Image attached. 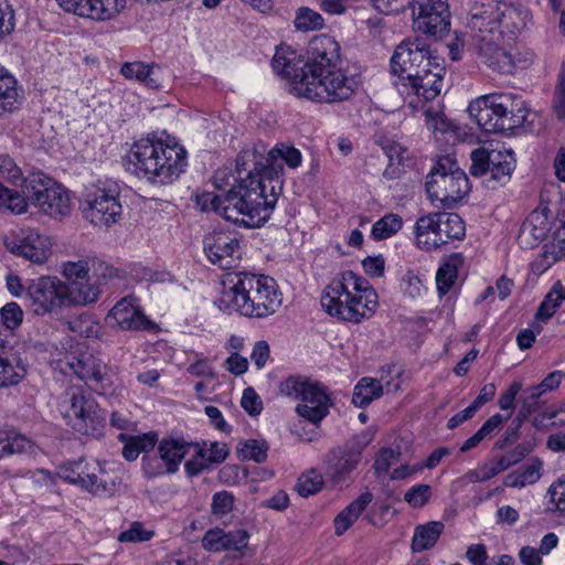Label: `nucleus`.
I'll use <instances>...</instances> for the list:
<instances>
[{
	"label": "nucleus",
	"mask_w": 565,
	"mask_h": 565,
	"mask_svg": "<svg viewBox=\"0 0 565 565\" xmlns=\"http://www.w3.org/2000/svg\"><path fill=\"white\" fill-rule=\"evenodd\" d=\"M127 171L152 184H169L184 172L186 150L154 134L136 140L124 157Z\"/></svg>",
	"instance_id": "1"
},
{
	"label": "nucleus",
	"mask_w": 565,
	"mask_h": 565,
	"mask_svg": "<svg viewBox=\"0 0 565 565\" xmlns=\"http://www.w3.org/2000/svg\"><path fill=\"white\" fill-rule=\"evenodd\" d=\"M281 300V292L271 277L238 271L227 276L216 305L226 313L265 318L276 312Z\"/></svg>",
	"instance_id": "2"
},
{
	"label": "nucleus",
	"mask_w": 565,
	"mask_h": 565,
	"mask_svg": "<svg viewBox=\"0 0 565 565\" xmlns=\"http://www.w3.org/2000/svg\"><path fill=\"white\" fill-rule=\"evenodd\" d=\"M284 161L290 169L298 168L302 162L301 152L291 145L278 143L269 151L265 146L257 145L243 149L237 156L238 174H244L258 184L255 192H262L259 201L275 198V204L281 192Z\"/></svg>",
	"instance_id": "3"
},
{
	"label": "nucleus",
	"mask_w": 565,
	"mask_h": 565,
	"mask_svg": "<svg viewBox=\"0 0 565 565\" xmlns=\"http://www.w3.org/2000/svg\"><path fill=\"white\" fill-rule=\"evenodd\" d=\"M255 186L258 184L241 174L238 183L225 190L223 196L204 193L199 196L198 204L202 211H214L235 224L259 227L270 217L275 209V198L259 201L262 192H255Z\"/></svg>",
	"instance_id": "4"
},
{
	"label": "nucleus",
	"mask_w": 565,
	"mask_h": 565,
	"mask_svg": "<svg viewBox=\"0 0 565 565\" xmlns=\"http://www.w3.org/2000/svg\"><path fill=\"white\" fill-rule=\"evenodd\" d=\"M377 303V294L369 281L351 270L341 273L321 296V306L329 316L353 323L370 319Z\"/></svg>",
	"instance_id": "5"
},
{
	"label": "nucleus",
	"mask_w": 565,
	"mask_h": 565,
	"mask_svg": "<svg viewBox=\"0 0 565 565\" xmlns=\"http://www.w3.org/2000/svg\"><path fill=\"white\" fill-rule=\"evenodd\" d=\"M29 204L53 218H62L71 213L67 190L41 171L25 177L23 194L11 191L0 182V211L22 214L26 212Z\"/></svg>",
	"instance_id": "6"
},
{
	"label": "nucleus",
	"mask_w": 565,
	"mask_h": 565,
	"mask_svg": "<svg viewBox=\"0 0 565 565\" xmlns=\"http://www.w3.org/2000/svg\"><path fill=\"white\" fill-rule=\"evenodd\" d=\"M307 61L300 58L294 51H277L273 57V70L294 84L303 81L308 75L321 74L342 66L340 44L328 34L315 35L307 49Z\"/></svg>",
	"instance_id": "7"
},
{
	"label": "nucleus",
	"mask_w": 565,
	"mask_h": 565,
	"mask_svg": "<svg viewBox=\"0 0 565 565\" xmlns=\"http://www.w3.org/2000/svg\"><path fill=\"white\" fill-rule=\"evenodd\" d=\"M359 78L348 75L342 66L317 75H308L303 81L290 84L289 92L319 103H341L349 100L359 88Z\"/></svg>",
	"instance_id": "8"
},
{
	"label": "nucleus",
	"mask_w": 565,
	"mask_h": 565,
	"mask_svg": "<svg viewBox=\"0 0 565 565\" xmlns=\"http://www.w3.org/2000/svg\"><path fill=\"white\" fill-rule=\"evenodd\" d=\"M282 395L299 401L295 411L307 422L319 425L333 405L328 388L301 376H289L279 385Z\"/></svg>",
	"instance_id": "9"
},
{
	"label": "nucleus",
	"mask_w": 565,
	"mask_h": 565,
	"mask_svg": "<svg viewBox=\"0 0 565 565\" xmlns=\"http://www.w3.org/2000/svg\"><path fill=\"white\" fill-rule=\"evenodd\" d=\"M426 192L431 201L445 205L458 202L469 192V180L451 157L440 158L426 178Z\"/></svg>",
	"instance_id": "10"
},
{
	"label": "nucleus",
	"mask_w": 565,
	"mask_h": 565,
	"mask_svg": "<svg viewBox=\"0 0 565 565\" xmlns=\"http://www.w3.org/2000/svg\"><path fill=\"white\" fill-rule=\"evenodd\" d=\"M61 370L72 373L99 395H113L116 385L109 366L88 351H70L60 360Z\"/></svg>",
	"instance_id": "11"
},
{
	"label": "nucleus",
	"mask_w": 565,
	"mask_h": 565,
	"mask_svg": "<svg viewBox=\"0 0 565 565\" xmlns=\"http://www.w3.org/2000/svg\"><path fill=\"white\" fill-rule=\"evenodd\" d=\"M415 236L420 249L433 250L451 239H461L465 236V224L456 213H429L416 221Z\"/></svg>",
	"instance_id": "12"
},
{
	"label": "nucleus",
	"mask_w": 565,
	"mask_h": 565,
	"mask_svg": "<svg viewBox=\"0 0 565 565\" xmlns=\"http://www.w3.org/2000/svg\"><path fill=\"white\" fill-rule=\"evenodd\" d=\"M83 216L95 226L109 227L122 214L119 190L116 184L88 190L81 202Z\"/></svg>",
	"instance_id": "13"
},
{
	"label": "nucleus",
	"mask_w": 565,
	"mask_h": 565,
	"mask_svg": "<svg viewBox=\"0 0 565 565\" xmlns=\"http://www.w3.org/2000/svg\"><path fill=\"white\" fill-rule=\"evenodd\" d=\"M369 443L370 439L366 437L355 436L345 444L330 449L322 460L324 476L335 484L349 482Z\"/></svg>",
	"instance_id": "14"
},
{
	"label": "nucleus",
	"mask_w": 565,
	"mask_h": 565,
	"mask_svg": "<svg viewBox=\"0 0 565 565\" xmlns=\"http://www.w3.org/2000/svg\"><path fill=\"white\" fill-rule=\"evenodd\" d=\"M437 58H440V56L434 55L424 40L419 38L406 39L396 46L391 57V71L403 83L416 72L419 73L431 65V62Z\"/></svg>",
	"instance_id": "15"
},
{
	"label": "nucleus",
	"mask_w": 565,
	"mask_h": 565,
	"mask_svg": "<svg viewBox=\"0 0 565 565\" xmlns=\"http://www.w3.org/2000/svg\"><path fill=\"white\" fill-rule=\"evenodd\" d=\"M26 300L38 316L56 313L67 307L63 280L41 276L26 281Z\"/></svg>",
	"instance_id": "16"
},
{
	"label": "nucleus",
	"mask_w": 565,
	"mask_h": 565,
	"mask_svg": "<svg viewBox=\"0 0 565 565\" xmlns=\"http://www.w3.org/2000/svg\"><path fill=\"white\" fill-rule=\"evenodd\" d=\"M193 445L181 439L163 438L151 455H143L142 468L147 477L154 478L178 471L181 461Z\"/></svg>",
	"instance_id": "17"
},
{
	"label": "nucleus",
	"mask_w": 565,
	"mask_h": 565,
	"mask_svg": "<svg viewBox=\"0 0 565 565\" xmlns=\"http://www.w3.org/2000/svg\"><path fill=\"white\" fill-rule=\"evenodd\" d=\"M0 322V387L14 385L20 382L24 376V369L20 365H13L4 355V348L7 345V330H14L23 321V310L17 302H8L1 309Z\"/></svg>",
	"instance_id": "18"
},
{
	"label": "nucleus",
	"mask_w": 565,
	"mask_h": 565,
	"mask_svg": "<svg viewBox=\"0 0 565 565\" xmlns=\"http://www.w3.org/2000/svg\"><path fill=\"white\" fill-rule=\"evenodd\" d=\"M70 408L66 416L75 430L83 435H95L102 427L99 408L95 399L85 394L82 388H72L67 392Z\"/></svg>",
	"instance_id": "19"
},
{
	"label": "nucleus",
	"mask_w": 565,
	"mask_h": 565,
	"mask_svg": "<svg viewBox=\"0 0 565 565\" xmlns=\"http://www.w3.org/2000/svg\"><path fill=\"white\" fill-rule=\"evenodd\" d=\"M418 13L414 15L415 28L435 38H443L450 30L448 0H418Z\"/></svg>",
	"instance_id": "20"
},
{
	"label": "nucleus",
	"mask_w": 565,
	"mask_h": 565,
	"mask_svg": "<svg viewBox=\"0 0 565 565\" xmlns=\"http://www.w3.org/2000/svg\"><path fill=\"white\" fill-rule=\"evenodd\" d=\"M445 74L444 58L440 57L422 72H416L411 78L403 82L402 86L407 95L413 94L425 102L434 100L441 93Z\"/></svg>",
	"instance_id": "21"
},
{
	"label": "nucleus",
	"mask_w": 565,
	"mask_h": 565,
	"mask_svg": "<svg viewBox=\"0 0 565 565\" xmlns=\"http://www.w3.org/2000/svg\"><path fill=\"white\" fill-rule=\"evenodd\" d=\"M204 253L209 260L221 269H230L239 259V243L228 232H213L204 238Z\"/></svg>",
	"instance_id": "22"
},
{
	"label": "nucleus",
	"mask_w": 565,
	"mask_h": 565,
	"mask_svg": "<svg viewBox=\"0 0 565 565\" xmlns=\"http://www.w3.org/2000/svg\"><path fill=\"white\" fill-rule=\"evenodd\" d=\"M66 12L96 21L115 18L126 7V0H56Z\"/></svg>",
	"instance_id": "23"
},
{
	"label": "nucleus",
	"mask_w": 565,
	"mask_h": 565,
	"mask_svg": "<svg viewBox=\"0 0 565 565\" xmlns=\"http://www.w3.org/2000/svg\"><path fill=\"white\" fill-rule=\"evenodd\" d=\"M498 132L512 131L515 128L523 127L533 122L534 115L526 107V103L511 94H500V107Z\"/></svg>",
	"instance_id": "24"
},
{
	"label": "nucleus",
	"mask_w": 565,
	"mask_h": 565,
	"mask_svg": "<svg viewBox=\"0 0 565 565\" xmlns=\"http://www.w3.org/2000/svg\"><path fill=\"white\" fill-rule=\"evenodd\" d=\"M106 322L121 330L148 329L150 321L136 305V298L128 296L120 299L108 312Z\"/></svg>",
	"instance_id": "25"
},
{
	"label": "nucleus",
	"mask_w": 565,
	"mask_h": 565,
	"mask_svg": "<svg viewBox=\"0 0 565 565\" xmlns=\"http://www.w3.org/2000/svg\"><path fill=\"white\" fill-rule=\"evenodd\" d=\"M501 39H494L482 34V40L477 43V54L479 60L494 72L500 74H511L514 70V60L512 55L500 46Z\"/></svg>",
	"instance_id": "26"
},
{
	"label": "nucleus",
	"mask_w": 565,
	"mask_h": 565,
	"mask_svg": "<svg viewBox=\"0 0 565 565\" xmlns=\"http://www.w3.org/2000/svg\"><path fill=\"white\" fill-rule=\"evenodd\" d=\"M529 15V10L521 4L500 2L498 26L492 36L513 40L526 26Z\"/></svg>",
	"instance_id": "27"
},
{
	"label": "nucleus",
	"mask_w": 565,
	"mask_h": 565,
	"mask_svg": "<svg viewBox=\"0 0 565 565\" xmlns=\"http://www.w3.org/2000/svg\"><path fill=\"white\" fill-rule=\"evenodd\" d=\"M51 239L38 232H30L21 239L13 242L9 249L19 257L34 264H44L51 255Z\"/></svg>",
	"instance_id": "28"
},
{
	"label": "nucleus",
	"mask_w": 565,
	"mask_h": 565,
	"mask_svg": "<svg viewBox=\"0 0 565 565\" xmlns=\"http://www.w3.org/2000/svg\"><path fill=\"white\" fill-rule=\"evenodd\" d=\"M248 537L244 530L225 532L223 529L213 527L203 535L202 547L212 553L241 551L247 546Z\"/></svg>",
	"instance_id": "29"
},
{
	"label": "nucleus",
	"mask_w": 565,
	"mask_h": 565,
	"mask_svg": "<svg viewBox=\"0 0 565 565\" xmlns=\"http://www.w3.org/2000/svg\"><path fill=\"white\" fill-rule=\"evenodd\" d=\"M550 230L551 224L545 211H533L520 226L518 244L521 248L531 249L546 237Z\"/></svg>",
	"instance_id": "30"
},
{
	"label": "nucleus",
	"mask_w": 565,
	"mask_h": 565,
	"mask_svg": "<svg viewBox=\"0 0 565 565\" xmlns=\"http://www.w3.org/2000/svg\"><path fill=\"white\" fill-rule=\"evenodd\" d=\"M500 94L482 96L468 106V111L484 132H498Z\"/></svg>",
	"instance_id": "31"
},
{
	"label": "nucleus",
	"mask_w": 565,
	"mask_h": 565,
	"mask_svg": "<svg viewBox=\"0 0 565 565\" xmlns=\"http://www.w3.org/2000/svg\"><path fill=\"white\" fill-rule=\"evenodd\" d=\"M499 9L500 2L494 0H487L481 4H475L471 9L469 24L476 31V42L482 40V34L493 35L494 29L498 26Z\"/></svg>",
	"instance_id": "32"
},
{
	"label": "nucleus",
	"mask_w": 565,
	"mask_h": 565,
	"mask_svg": "<svg viewBox=\"0 0 565 565\" xmlns=\"http://www.w3.org/2000/svg\"><path fill=\"white\" fill-rule=\"evenodd\" d=\"M493 163L486 174L484 184L488 189L495 190L505 185L515 168V159L511 150H500L498 154H493Z\"/></svg>",
	"instance_id": "33"
},
{
	"label": "nucleus",
	"mask_w": 565,
	"mask_h": 565,
	"mask_svg": "<svg viewBox=\"0 0 565 565\" xmlns=\"http://www.w3.org/2000/svg\"><path fill=\"white\" fill-rule=\"evenodd\" d=\"M64 291L67 307H84L95 303L102 294L99 284L95 282L92 276L72 286H64Z\"/></svg>",
	"instance_id": "34"
},
{
	"label": "nucleus",
	"mask_w": 565,
	"mask_h": 565,
	"mask_svg": "<svg viewBox=\"0 0 565 565\" xmlns=\"http://www.w3.org/2000/svg\"><path fill=\"white\" fill-rule=\"evenodd\" d=\"M373 501V494L364 491L360 497L345 507L333 521L334 532L342 535L361 515L365 508Z\"/></svg>",
	"instance_id": "35"
},
{
	"label": "nucleus",
	"mask_w": 565,
	"mask_h": 565,
	"mask_svg": "<svg viewBox=\"0 0 565 565\" xmlns=\"http://www.w3.org/2000/svg\"><path fill=\"white\" fill-rule=\"evenodd\" d=\"M543 462L539 458H532L527 463L504 478V486L510 488H523L534 484L542 477Z\"/></svg>",
	"instance_id": "36"
},
{
	"label": "nucleus",
	"mask_w": 565,
	"mask_h": 565,
	"mask_svg": "<svg viewBox=\"0 0 565 565\" xmlns=\"http://www.w3.org/2000/svg\"><path fill=\"white\" fill-rule=\"evenodd\" d=\"M542 270H546L556 262L565 259V221L559 220L552 241L543 246L542 252Z\"/></svg>",
	"instance_id": "37"
},
{
	"label": "nucleus",
	"mask_w": 565,
	"mask_h": 565,
	"mask_svg": "<svg viewBox=\"0 0 565 565\" xmlns=\"http://www.w3.org/2000/svg\"><path fill=\"white\" fill-rule=\"evenodd\" d=\"M444 529L445 525L440 521H430L425 524L417 525L412 540L413 551L423 552L434 547Z\"/></svg>",
	"instance_id": "38"
},
{
	"label": "nucleus",
	"mask_w": 565,
	"mask_h": 565,
	"mask_svg": "<svg viewBox=\"0 0 565 565\" xmlns=\"http://www.w3.org/2000/svg\"><path fill=\"white\" fill-rule=\"evenodd\" d=\"M160 67L142 62H128L121 66V74L128 79H137L150 88L161 86L159 78Z\"/></svg>",
	"instance_id": "39"
},
{
	"label": "nucleus",
	"mask_w": 565,
	"mask_h": 565,
	"mask_svg": "<svg viewBox=\"0 0 565 565\" xmlns=\"http://www.w3.org/2000/svg\"><path fill=\"white\" fill-rule=\"evenodd\" d=\"M20 100L17 79L4 67L0 66V115L17 109Z\"/></svg>",
	"instance_id": "40"
},
{
	"label": "nucleus",
	"mask_w": 565,
	"mask_h": 565,
	"mask_svg": "<svg viewBox=\"0 0 565 565\" xmlns=\"http://www.w3.org/2000/svg\"><path fill=\"white\" fill-rule=\"evenodd\" d=\"M33 451L34 443L26 436L15 431H0V458Z\"/></svg>",
	"instance_id": "41"
},
{
	"label": "nucleus",
	"mask_w": 565,
	"mask_h": 565,
	"mask_svg": "<svg viewBox=\"0 0 565 565\" xmlns=\"http://www.w3.org/2000/svg\"><path fill=\"white\" fill-rule=\"evenodd\" d=\"M106 477V471L98 463H94L90 476H86L87 479L83 483V490L95 497L113 495L116 491V484Z\"/></svg>",
	"instance_id": "42"
},
{
	"label": "nucleus",
	"mask_w": 565,
	"mask_h": 565,
	"mask_svg": "<svg viewBox=\"0 0 565 565\" xmlns=\"http://www.w3.org/2000/svg\"><path fill=\"white\" fill-rule=\"evenodd\" d=\"M511 416V413L508 416H502L501 414H494L489 417L483 425L470 437L468 438L460 447L461 452L469 451L470 449L477 447L483 439L491 438L495 430H498L504 422H507Z\"/></svg>",
	"instance_id": "43"
},
{
	"label": "nucleus",
	"mask_w": 565,
	"mask_h": 565,
	"mask_svg": "<svg viewBox=\"0 0 565 565\" xmlns=\"http://www.w3.org/2000/svg\"><path fill=\"white\" fill-rule=\"evenodd\" d=\"M383 387L379 381L371 377L361 379L354 387L352 403L358 407H365L372 401L381 397Z\"/></svg>",
	"instance_id": "44"
},
{
	"label": "nucleus",
	"mask_w": 565,
	"mask_h": 565,
	"mask_svg": "<svg viewBox=\"0 0 565 565\" xmlns=\"http://www.w3.org/2000/svg\"><path fill=\"white\" fill-rule=\"evenodd\" d=\"M462 260L459 255H452L437 270L436 284L440 296H445L458 277V269Z\"/></svg>",
	"instance_id": "45"
},
{
	"label": "nucleus",
	"mask_w": 565,
	"mask_h": 565,
	"mask_svg": "<svg viewBox=\"0 0 565 565\" xmlns=\"http://www.w3.org/2000/svg\"><path fill=\"white\" fill-rule=\"evenodd\" d=\"M564 300L565 287L561 281H556L541 302L536 311V319L548 320L552 318Z\"/></svg>",
	"instance_id": "46"
},
{
	"label": "nucleus",
	"mask_w": 565,
	"mask_h": 565,
	"mask_svg": "<svg viewBox=\"0 0 565 565\" xmlns=\"http://www.w3.org/2000/svg\"><path fill=\"white\" fill-rule=\"evenodd\" d=\"M157 441V436L145 434L142 436L129 437L122 448V456L125 459L132 461L143 452L145 455H151Z\"/></svg>",
	"instance_id": "47"
},
{
	"label": "nucleus",
	"mask_w": 565,
	"mask_h": 565,
	"mask_svg": "<svg viewBox=\"0 0 565 565\" xmlns=\"http://www.w3.org/2000/svg\"><path fill=\"white\" fill-rule=\"evenodd\" d=\"M92 266L89 260L79 259L76 262H65L62 266V275L65 278L63 281L65 287L77 284L79 280L88 279Z\"/></svg>",
	"instance_id": "48"
},
{
	"label": "nucleus",
	"mask_w": 565,
	"mask_h": 565,
	"mask_svg": "<svg viewBox=\"0 0 565 565\" xmlns=\"http://www.w3.org/2000/svg\"><path fill=\"white\" fill-rule=\"evenodd\" d=\"M403 225L402 217L397 214H386L376 221L372 226L373 238L381 241L396 234Z\"/></svg>",
	"instance_id": "49"
},
{
	"label": "nucleus",
	"mask_w": 565,
	"mask_h": 565,
	"mask_svg": "<svg viewBox=\"0 0 565 565\" xmlns=\"http://www.w3.org/2000/svg\"><path fill=\"white\" fill-rule=\"evenodd\" d=\"M294 24L299 31H315L324 26V19L319 12L308 7H301L296 12Z\"/></svg>",
	"instance_id": "50"
},
{
	"label": "nucleus",
	"mask_w": 565,
	"mask_h": 565,
	"mask_svg": "<svg viewBox=\"0 0 565 565\" xmlns=\"http://www.w3.org/2000/svg\"><path fill=\"white\" fill-rule=\"evenodd\" d=\"M500 149L488 150L483 147L477 148L471 152L470 173L475 177L486 175L490 164L493 163V154H498Z\"/></svg>",
	"instance_id": "51"
},
{
	"label": "nucleus",
	"mask_w": 565,
	"mask_h": 565,
	"mask_svg": "<svg viewBox=\"0 0 565 565\" xmlns=\"http://www.w3.org/2000/svg\"><path fill=\"white\" fill-rule=\"evenodd\" d=\"M238 451L243 459L260 463L267 459L268 445L265 440L248 439Z\"/></svg>",
	"instance_id": "52"
},
{
	"label": "nucleus",
	"mask_w": 565,
	"mask_h": 565,
	"mask_svg": "<svg viewBox=\"0 0 565 565\" xmlns=\"http://www.w3.org/2000/svg\"><path fill=\"white\" fill-rule=\"evenodd\" d=\"M323 483V476L312 469L299 478L297 489L299 494L306 498L319 492Z\"/></svg>",
	"instance_id": "53"
},
{
	"label": "nucleus",
	"mask_w": 565,
	"mask_h": 565,
	"mask_svg": "<svg viewBox=\"0 0 565 565\" xmlns=\"http://www.w3.org/2000/svg\"><path fill=\"white\" fill-rule=\"evenodd\" d=\"M234 495L228 491H218L213 494L211 512L217 518L227 515L234 507Z\"/></svg>",
	"instance_id": "54"
},
{
	"label": "nucleus",
	"mask_w": 565,
	"mask_h": 565,
	"mask_svg": "<svg viewBox=\"0 0 565 565\" xmlns=\"http://www.w3.org/2000/svg\"><path fill=\"white\" fill-rule=\"evenodd\" d=\"M401 457V451L394 450L392 448H383L375 458L374 470L375 473L380 477L386 475L391 467L398 462Z\"/></svg>",
	"instance_id": "55"
},
{
	"label": "nucleus",
	"mask_w": 565,
	"mask_h": 565,
	"mask_svg": "<svg viewBox=\"0 0 565 565\" xmlns=\"http://www.w3.org/2000/svg\"><path fill=\"white\" fill-rule=\"evenodd\" d=\"M372 6L380 12L398 13L405 11L407 8L413 9V15H415L414 3L415 0H371Z\"/></svg>",
	"instance_id": "56"
},
{
	"label": "nucleus",
	"mask_w": 565,
	"mask_h": 565,
	"mask_svg": "<svg viewBox=\"0 0 565 565\" xmlns=\"http://www.w3.org/2000/svg\"><path fill=\"white\" fill-rule=\"evenodd\" d=\"M525 420L515 415L512 419L511 424L504 430V434L500 439H498L494 444V448L502 450L507 448L509 445L514 444L520 437V429Z\"/></svg>",
	"instance_id": "57"
},
{
	"label": "nucleus",
	"mask_w": 565,
	"mask_h": 565,
	"mask_svg": "<svg viewBox=\"0 0 565 565\" xmlns=\"http://www.w3.org/2000/svg\"><path fill=\"white\" fill-rule=\"evenodd\" d=\"M0 178L7 179L13 184H17L18 181L23 182L25 179L22 177L21 169L8 154H0Z\"/></svg>",
	"instance_id": "58"
},
{
	"label": "nucleus",
	"mask_w": 565,
	"mask_h": 565,
	"mask_svg": "<svg viewBox=\"0 0 565 565\" xmlns=\"http://www.w3.org/2000/svg\"><path fill=\"white\" fill-rule=\"evenodd\" d=\"M92 270V277L95 280V282L99 284L100 289L102 285L107 284L108 280L118 276V269L103 260H93Z\"/></svg>",
	"instance_id": "59"
},
{
	"label": "nucleus",
	"mask_w": 565,
	"mask_h": 565,
	"mask_svg": "<svg viewBox=\"0 0 565 565\" xmlns=\"http://www.w3.org/2000/svg\"><path fill=\"white\" fill-rule=\"evenodd\" d=\"M431 495L428 484H416L404 495V500L413 508H420L426 504Z\"/></svg>",
	"instance_id": "60"
},
{
	"label": "nucleus",
	"mask_w": 565,
	"mask_h": 565,
	"mask_svg": "<svg viewBox=\"0 0 565 565\" xmlns=\"http://www.w3.org/2000/svg\"><path fill=\"white\" fill-rule=\"evenodd\" d=\"M424 115L426 117V125L428 129L433 130L434 132H448L452 129V124L450 120H448L443 114L439 111L434 110L433 108H427L424 111Z\"/></svg>",
	"instance_id": "61"
},
{
	"label": "nucleus",
	"mask_w": 565,
	"mask_h": 565,
	"mask_svg": "<svg viewBox=\"0 0 565 565\" xmlns=\"http://www.w3.org/2000/svg\"><path fill=\"white\" fill-rule=\"evenodd\" d=\"M198 454L205 458L207 462L221 463L226 459L228 449L223 443H212L209 448L200 447Z\"/></svg>",
	"instance_id": "62"
},
{
	"label": "nucleus",
	"mask_w": 565,
	"mask_h": 565,
	"mask_svg": "<svg viewBox=\"0 0 565 565\" xmlns=\"http://www.w3.org/2000/svg\"><path fill=\"white\" fill-rule=\"evenodd\" d=\"M15 18L12 7L7 0H0V40L14 30Z\"/></svg>",
	"instance_id": "63"
},
{
	"label": "nucleus",
	"mask_w": 565,
	"mask_h": 565,
	"mask_svg": "<svg viewBox=\"0 0 565 565\" xmlns=\"http://www.w3.org/2000/svg\"><path fill=\"white\" fill-rule=\"evenodd\" d=\"M241 405L252 416L260 414L263 409V402L253 387L244 390Z\"/></svg>",
	"instance_id": "64"
}]
</instances>
